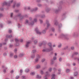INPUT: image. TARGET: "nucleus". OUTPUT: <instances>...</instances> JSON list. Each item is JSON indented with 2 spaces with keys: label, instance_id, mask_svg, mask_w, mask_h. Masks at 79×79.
<instances>
[{
  "label": "nucleus",
  "instance_id": "4d7b16f0",
  "mask_svg": "<svg viewBox=\"0 0 79 79\" xmlns=\"http://www.w3.org/2000/svg\"><path fill=\"white\" fill-rule=\"evenodd\" d=\"M44 17H45V15H42V16H41V17L42 18H44Z\"/></svg>",
  "mask_w": 79,
  "mask_h": 79
},
{
  "label": "nucleus",
  "instance_id": "338daca9",
  "mask_svg": "<svg viewBox=\"0 0 79 79\" xmlns=\"http://www.w3.org/2000/svg\"><path fill=\"white\" fill-rule=\"evenodd\" d=\"M0 10L1 11H3V9L2 8H0Z\"/></svg>",
  "mask_w": 79,
  "mask_h": 79
},
{
  "label": "nucleus",
  "instance_id": "c03bdc74",
  "mask_svg": "<svg viewBox=\"0 0 79 79\" xmlns=\"http://www.w3.org/2000/svg\"><path fill=\"white\" fill-rule=\"evenodd\" d=\"M20 6V4L18 3L17 4V7H19Z\"/></svg>",
  "mask_w": 79,
  "mask_h": 79
},
{
  "label": "nucleus",
  "instance_id": "13d9d810",
  "mask_svg": "<svg viewBox=\"0 0 79 79\" xmlns=\"http://www.w3.org/2000/svg\"><path fill=\"white\" fill-rule=\"evenodd\" d=\"M19 76H17L16 77V79H18V78H19Z\"/></svg>",
  "mask_w": 79,
  "mask_h": 79
},
{
  "label": "nucleus",
  "instance_id": "5fc2aeb1",
  "mask_svg": "<svg viewBox=\"0 0 79 79\" xmlns=\"http://www.w3.org/2000/svg\"><path fill=\"white\" fill-rule=\"evenodd\" d=\"M38 6H39V7H40L42 6V5L41 4H39L38 5Z\"/></svg>",
  "mask_w": 79,
  "mask_h": 79
},
{
  "label": "nucleus",
  "instance_id": "052dcab7",
  "mask_svg": "<svg viewBox=\"0 0 79 79\" xmlns=\"http://www.w3.org/2000/svg\"><path fill=\"white\" fill-rule=\"evenodd\" d=\"M44 61H45V59H43L42 60V62H44Z\"/></svg>",
  "mask_w": 79,
  "mask_h": 79
},
{
  "label": "nucleus",
  "instance_id": "bb28decb",
  "mask_svg": "<svg viewBox=\"0 0 79 79\" xmlns=\"http://www.w3.org/2000/svg\"><path fill=\"white\" fill-rule=\"evenodd\" d=\"M66 71L67 73H69V72H70V69H66Z\"/></svg>",
  "mask_w": 79,
  "mask_h": 79
},
{
  "label": "nucleus",
  "instance_id": "1a4fd4ad",
  "mask_svg": "<svg viewBox=\"0 0 79 79\" xmlns=\"http://www.w3.org/2000/svg\"><path fill=\"white\" fill-rule=\"evenodd\" d=\"M18 17H19L20 18V20H21L24 18V17L21 14H19L18 15Z\"/></svg>",
  "mask_w": 79,
  "mask_h": 79
},
{
  "label": "nucleus",
  "instance_id": "c9c22d12",
  "mask_svg": "<svg viewBox=\"0 0 79 79\" xmlns=\"http://www.w3.org/2000/svg\"><path fill=\"white\" fill-rule=\"evenodd\" d=\"M59 11V10H55V12L56 13H57Z\"/></svg>",
  "mask_w": 79,
  "mask_h": 79
},
{
  "label": "nucleus",
  "instance_id": "0e129e2a",
  "mask_svg": "<svg viewBox=\"0 0 79 79\" xmlns=\"http://www.w3.org/2000/svg\"><path fill=\"white\" fill-rule=\"evenodd\" d=\"M53 69V71H56V68H54Z\"/></svg>",
  "mask_w": 79,
  "mask_h": 79
},
{
  "label": "nucleus",
  "instance_id": "864d4df0",
  "mask_svg": "<svg viewBox=\"0 0 79 79\" xmlns=\"http://www.w3.org/2000/svg\"><path fill=\"white\" fill-rule=\"evenodd\" d=\"M15 13H18L19 10H15Z\"/></svg>",
  "mask_w": 79,
  "mask_h": 79
},
{
  "label": "nucleus",
  "instance_id": "c85d7f7f",
  "mask_svg": "<svg viewBox=\"0 0 79 79\" xmlns=\"http://www.w3.org/2000/svg\"><path fill=\"white\" fill-rule=\"evenodd\" d=\"M36 68H37V69H39V68H40V65H37L36 66Z\"/></svg>",
  "mask_w": 79,
  "mask_h": 79
},
{
  "label": "nucleus",
  "instance_id": "473e14b6",
  "mask_svg": "<svg viewBox=\"0 0 79 79\" xmlns=\"http://www.w3.org/2000/svg\"><path fill=\"white\" fill-rule=\"evenodd\" d=\"M43 34H45L46 33V31L45 30H43L42 32Z\"/></svg>",
  "mask_w": 79,
  "mask_h": 79
},
{
  "label": "nucleus",
  "instance_id": "412c9836",
  "mask_svg": "<svg viewBox=\"0 0 79 79\" xmlns=\"http://www.w3.org/2000/svg\"><path fill=\"white\" fill-rule=\"evenodd\" d=\"M42 43L43 45H46V44H47V42L45 41H43Z\"/></svg>",
  "mask_w": 79,
  "mask_h": 79
},
{
  "label": "nucleus",
  "instance_id": "a878e982",
  "mask_svg": "<svg viewBox=\"0 0 79 79\" xmlns=\"http://www.w3.org/2000/svg\"><path fill=\"white\" fill-rule=\"evenodd\" d=\"M39 60L37 58H36V59H35V62L36 63H38V61H39Z\"/></svg>",
  "mask_w": 79,
  "mask_h": 79
},
{
  "label": "nucleus",
  "instance_id": "7ed1b4c3",
  "mask_svg": "<svg viewBox=\"0 0 79 79\" xmlns=\"http://www.w3.org/2000/svg\"><path fill=\"white\" fill-rule=\"evenodd\" d=\"M13 0H12L9 1L8 3L4 2L2 3V5H7V6H10V4L13 3Z\"/></svg>",
  "mask_w": 79,
  "mask_h": 79
},
{
  "label": "nucleus",
  "instance_id": "49530a36",
  "mask_svg": "<svg viewBox=\"0 0 79 79\" xmlns=\"http://www.w3.org/2000/svg\"><path fill=\"white\" fill-rule=\"evenodd\" d=\"M40 73L41 74H44V72L42 70H41Z\"/></svg>",
  "mask_w": 79,
  "mask_h": 79
},
{
  "label": "nucleus",
  "instance_id": "c756f323",
  "mask_svg": "<svg viewBox=\"0 0 79 79\" xmlns=\"http://www.w3.org/2000/svg\"><path fill=\"white\" fill-rule=\"evenodd\" d=\"M61 70L60 69H59V70H58V71H59V72L58 73V74H60V73H61Z\"/></svg>",
  "mask_w": 79,
  "mask_h": 79
},
{
  "label": "nucleus",
  "instance_id": "ddd939ff",
  "mask_svg": "<svg viewBox=\"0 0 79 79\" xmlns=\"http://www.w3.org/2000/svg\"><path fill=\"white\" fill-rule=\"evenodd\" d=\"M58 24V22L57 21V20H55L54 21V25H55V26H57Z\"/></svg>",
  "mask_w": 79,
  "mask_h": 79
},
{
  "label": "nucleus",
  "instance_id": "f3484780",
  "mask_svg": "<svg viewBox=\"0 0 79 79\" xmlns=\"http://www.w3.org/2000/svg\"><path fill=\"white\" fill-rule=\"evenodd\" d=\"M50 9L48 8H46V11L47 12H49V11H50Z\"/></svg>",
  "mask_w": 79,
  "mask_h": 79
},
{
  "label": "nucleus",
  "instance_id": "dca6fc26",
  "mask_svg": "<svg viewBox=\"0 0 79 79\" xmlns=\"http://www.w3.org/2000/svg\"><path fill=\"white\" fill-rule=\"evenodd\" d=\"M36 77H37V78H38V79H40V78L42 77L40 75L39 76V75H36Z\"/></svg>",
  "mask_w": 79,
  "mask_h": 79
},
{
  "label": "nucleus",
  "instance_id": "393cba45",
  "mask_svg": "<svg viewBox=\"0 0 79 79\" xmlns=\"http://www.w3.org/2000/svg\"><path fill=\"white\" fill-rule=\"evenodd\" d=\"M77 75V72H75L74 73V76H76Z\"/></svg>",
  "mask_w": 79,
  "mask_h": 79
},
{
  "label": "nucleus",
  "instance_id": "a19ab883",
  "mask_svg": "<svg viewBox=\"0 0 79 79\" xmlns=\"http://www.w3.org/2000/svg\"><path fill=\"white\" fill-rule=\"evenodd\" d=\"M14 52L16 53V52H17V49L16 48H15L14 50Z\"/></svg>",
  "mask_w": 79,
  "mask_h": 79
},
{
  "label": "nucleus",
  "instance_id": "ea45409f",
  "mask_svg": "<svg viewBox=\"0 0 79 79\" xmlns=\"http://www.w3.org/2000/svg\"><path fill=\"white\" fill-rule=\"evenodd\" d=\"M32 52L33 53H35V52H36V50H32Z\"/></svg>",
  "mask_w": 79,
  "mask_h": 79
},
{
  "label": "nucleus",
  "instance_id": "7c9ffc66",
  "mask_svg": "<svg viewBox=\"0 0 79 79\" xmlns=\"http://www.w3.org/2000/svg\"><path fill=\"white\" fill-rule=\"evenodd\" d=\"M37 58L38 59H40V56L39 55H38L37 58Z\"/></svg>",
  "mask_w": 79,
  "mask_h": 79
},
{
  "label": "nucleus",
  "instance_id": "8fccbe9b",
  "mask_svg": "<svg viewBox=\"0 0 79 79\" xmlns=\"http://www.w3.org/2000/svg\"><path fill=\"white\" fill-rule=\"evenodd\" d=\"M13 13H11L10 14V17L11 18H12L13 17Z\"/></svg>",
  "mask_w": 79,
  "mask_h": 79
},
{
  "label": "nucleus",
  "instance_id": "a18cd8bd",
  "mask_svg": "<svg viewBox=\"0 0 79 79\" xmlns=\"http://www.w3.org/2000/svg\"><path fill=\"white\" fill-rule=\"evenodd\" d=\"M17 57H18V56H17V55H15L14 56V58L15 59L17 58Z\"/></svg>",
  "mask_w": 79,
  "mask_h": 79
},
{
  "label": "nucleus",
  "instance_id": "2f4dec72",
  "mask_svg": "<svg viewBox=\"0 0 79 79\" xmlns=\"http://www.w3.org/2000/svg\"><path fill=\"white\" fill-rule=\"evenodd\" d=\"M22 79H26V77L24 76H22Z\"/></svg>",
  "mask_w": 79,
  "mask_h": 79
},
{
  "label": "nucleus",
  "instance_id": "4be33fe9",
  "mask_svg": "<svg viewBox=\"0 0 79 79\" xmlns=\"http://www.w3.org/2000/svg\"><path fill=\"white\" fill-rule=\"evenodd\" d=\"M34 74H35V73L34 72H32L30 73V75L31 76H33V75H34Z\"/></svg>",
  "mask_w": 79,
  "mask_h": 79
},
{
  "label": "nucleus",
  "instance_id": "f257e3e1",
  "mask_svg": "<svg viewBox=\"0 0 79 79\" xmlns=\"http://www.w3.org/2000/svg\"><path fill=\"white\" fill-rule=\"evenodd\" d=\"M37 19L36 18L34 19V21H32V18L30 17L29 18V20L28 21V20H26V21L25 24H28V25H31L32 26L34 25V24L35 22L36 23L37 21Z\"/></svg>",
  "mask_w": 79,
  "mask_h": 79
},
{
  "label": "nucleus",
  "instance_id": "603ef678",
  "mask_svg": "<svg viewBox=\"0 0 79 79\" xmlns=\"http://www.w3.org/2000/svg\"><path fill=\"white\" fill-rule=\"evenodd\" d=\"M42 44H42V43H40L39 46H40H40H42Z\"/></svg>",
  "mask_w": 79,
  "mask_h": 79
},
{
  "label": "nucleus",
  "instance_id": "4c0bfd02",
  "mask_svg": "<svg viewBox=\"0 0 79 79\" xmlns=\"http://www.w3.org/2000/svg\"><path fill=\"white\" fill-rule=\"evenodd\" d=\"M68 48V46H67L64 48V50H66Z\"/></svg>",
  "mask_w": 79,
  "mask_h": 79
},
{
  "label": "nucleus",
  "instance_id": "e2e57ef3",
  "mask_svg": "<svg viewBox=\"0 0 79 79\" xmlns=\"http://www.w3.org/2000/svg\"><path fill=\"white\" fill-rule=\"evenodd\" d=\"M13 47V45H11L10 44L9 46V47H10V48H11Z\"/></svg>",
  "mask_w": 79,
  "mask_h": 79
},
{
  "label": "nucleus",
  "instance_id": "5701e85b",
  "mask_svg": "<svg viewBox=\"0 0 79 79\" xmlns=\"http://www.w3.org/2000/svg\"><path fill=\"white\" fill-rule=\"evenodd\" d=\"M37 40H36L33 41V42L34 44H36L37 43Z\"/></svg>",
  "mask_w": 79,
  "mask_h": 79
},
{
  "label": "nucleus",
  "instance_id": "a211bd4d",
  "mask_svg": "<svg viewBox=\"0 0 79 79\" xmlns=\"http://www.w3.org/2000/svg\"><path fill=\"white\" fill-rule=\"evenodd\" d=\"M23 56H24V54L23 53H20L19 55V57H23Z\"/></svg>",
  "mask_w": 79,
  "mask_h": 79
},
{
  "label": "nucleus",
  "instance_id": "20e7f679",
  "mask_svg": "<svg viewBox=\"0 0 79 79\" xmlns=\"http://www.w3.org/2000/svg\"><path fill=\"white\" fill-rule=\"evenodd\" d=\"M46 24H47V28H45L46 30H47L48 29V27L50 26V24L49 23V21L48 20H46Z\"/></svg>",
  "mask_w": 79,
  "mask_h": 79
},
{
  "label": "nucleus",
  "instance_id": "b1692460",
  "mask_svg": "<svg viewBox=\"0 0 79 79\" xmlns=\"http://www.w3.org/2000/svg\"><path fill=\"white\" fill-rule=\"evenodd\" d=\"M61 45H62L60 43V44L58 45V48H61Z\"/></svg>",
  "mask_w": 79,
  "mask_h": 79
},
{
  "label": "nucleus",
  "instance_id": "2eb2a0df",
  "mask_svg": "<svg viewBox=\"0 0 79 79\" xmlns=\"http://www.w3.org/2000/svg\"><path fill=\"white\" fill-rule=\"evenodd\" d=\"M54 63H55V61H54V60H53V59L51 60V64H54Z\"/></svg>",
  "mask_w": 79,
  "mask_h": 79
},
{
  "label": "nucleus",
  "instance_id": "69168bd1",
  "mask_svg": "<svg viewBox=\"0 0 79 79\" xmlns=\"http://www.w3.org/2000/svg\"><path fill=\"white\" fill-rule=\"evenodd\" d=\"M76 33H73V36H75V35H76Z\"/></svg>",
  "mask_w": 79,
  "mask_h": 79
},
{
  "label": "nucleus",
  "instance_id": "e433bc0d",
  "mask_svg": "<svg viewBox=\"0 0 79 79\" xmlns=\"http://www.w3.org/2000/svg\"><path fill=\"white\" fill-rule=\"evenodd\" d=\"M31 58H35V55H32Z\"/></svg>",
  "mask_w": 79,
  "mask_h": 79
},
{
  "label": "nucleus",
  "instance_id": "423d86ee",
  "mask_svg": "<svg viewBox=\"0 0 79 79\" xmlns=\"http://www.w3.org/2000/svg\"><path fill=\"white\" fill-rule=\"evenodd\" d=\"M35 31H36L37 34H39L40 35L41 34H42V32H40L39 31V30L38 29V28H36L35 29Z\"/></svg>",
  "mask_w": 79,
  "mask_h": 79
},
{
  "label": "nucleus",
  "instance_id": "3c124183",
  "mask_svg": "<svg viewBox=\"0 0 79 79\" xmlns=\"http://www.w3.org/2000/svg\"><path fill=\"white\" fill-rule=\"evenodd\" d=\"M52 68H49V71H52Z\"/></svg>",
  "mask_w": 79,
  "mask_h": 79
},
{
  "label": "nucleus",
  "instance_id": "6e6d98bb",
  "mask_svg": "<svg viewBox=\"0 0 79 79\" xmlns=\"http://www.w3.org/2000/svg\"><path fill=\"white\" fill-rule=\"evenodd\" d=\"M13 73H14V72L13 71V70H12L10 71V73H11V74Z\"/></svg>",
  "mask_w": 79,
  "mask_h": 79
},
{
  "label": "nucleus",
  "instance_id": "774afa93",
  "mask_svg": "<svg viewBox=\"0 0 79 79\" xmlns=\"http://www.w3.org/2000/svg\"><path fill=\"white\" fill-rule=\"evenodd\" d=\"M0 26L1 27H3V25L2 24H0Z\"/></svg>",
  "mask_w": 79,
  "mask_h": 79
},
{
  "label": "nucleus",
  "instance_id": "9b49d317",
  "mask_svg": "<svg viewBox=\"0 0 79 79\" xmlns=\"http://www.w3.org/2000/svg\"><path fill=\"white\" fill-rule=\"evenodd\" d=\"M38 10L37 7H36L35 9H31V12H32V11H37Z\"/></svg>",
  "mask_w": 79,
  "mask_h": 79
},
{
  "label": "nucleus",
  "instance_id": "72a5a7b5",
  "mask_svg": "<svg viewBox=\"0 0 79 79\" xmlns=\"http://www.w3.org/2000/svg\"><path fill=\"white\" fill-rule=\"evenodd\" d=\"M10 56L11 57H12L13 56V53H11L10 54Z\"/></svg>",
  "mask_w": 79,
  "mask_h": 79
},
{
  "label": "nucleus",
  "instance_id": "4468645a",
  "mask_svg": "<svg viewBox=\"0 0 79 79\" xmlns=\"http://www.w3.org/2000/svg\"><path fill=\"white\" fill-rule=\"evenodd\" d=\"M6 37L7 38H11V37H12V35H7L6 36Z\"/></svg>",
  "mask_w": 79,
  "mask_h": 79
},
{
  "label": "nucleus",
  "instance_id": "6ab92c4d",
  "mask_svg": "<svg viewBox=\"0 0 79 79\" xmlns=\"http://www.w3.org/2000/svg\"><path fill=\"white\" fill-rule=\"evenodd\" d=\"M7 69V67H5V69H4L3 70V72H4V73H6Z\"/></svg>",
  "mask_w": 79,
  "mask_h": 79
},
{
  "label": "nucleus",
  "instance_id": "de8ad7c7",
  "mask_svg": "<svg viewBox=\"0 0 79 79\" xmlns=\"http://www.w3.org/2000/svg\"><path fill=\"white\" fill-rule=\"evenodd\" d=\"M61 26H62V24L60 23L59 24V28H60V27H61Z\"/></svg>",
  "mask_w": 79,
  "mask_h": 79
},
{
  "label": "nucleus",
  "instance_id": "39448f33",
  "mask_svg": "<svg viewBox=\"0 0 79 79\" xmlns=\"http://www.w3.org/2000/svg\"><path fill=\"white\" fill-rule=\"evenodd\" d=\"M60 38L63 37V38H64V39H66V40H69V38L65 36V35L63 34H61V35H60Z\"/></svg>",
  "mask_w": 79,
  "mask_h": 79
},
{
  "label": "nucleus",
  "instance_id": "680f3d73",
  "mask_svg": "<svg viewBox=\"0 0 79 79\" xmlns=\"http://www.w3.org/2000/svg\"><path fill=\"white\" fill-rule=\"evenodd\" d=\"M71 48L72 50H74V47H71Z\"/></svg>",
  "mask_w": 79,
  "mask_h": 79
},
{
  "label": "nucleus",
  "instance_id": "9d476101",
  "mask_svg": "<svg viewBox=\"0 0 79 79\" xmlns=\"http://www.w3.org/2000/svg\"><path fill=\"white\" fill-rule=\"evenodd\" d=\"M31 42H27V44L25 45V47L26 48H27L29 47V44H30Z\"/></svg>",
  "mask_w": 79,
  "mask_h": 79
},
{
  "label": "nucleus",
  "instance_id": "cd10ccee",
  "mask_svg": "<svg viewBox=\"0 0 79 79\" xmlns=\"http://www.w3.org/2000/svg\"><path fill=\"white\" fill-rule=\"evenodd\" d=\"M29 71V70L28 69H27L25 70L26 73H28Z\"/></svg>",
  "mask_w": 79,
  "mask_h": 79
},
{
  "label": "nucleus",
  "instance_id": "37998d69",
  "mask_svg": "<svg viewBox=\"0 0 79 79\" xmlns=\"http://www.w3.org/2000/svg\"><path fill=\"white\" fill-rule=\"evenodd\" d=\"M40 24H42V23H43V21H42V20L41 19H40Z\"/></svg>",
  "mask_w": 79,
  "mask_h": 79
},
{
  "label": "nucleus",
  "instance_id": "bf43d9fd",
  "mask_svg": "<svg viewBox=\"0 0 79 79\" xmlns=\"http://www.w3.org/2000/svg\"><path fill=\"white\" fill-rule=\"evenodd\" d=\"M24 17H25V18H27L28 17V16L27 15H25Z\"/></svg>",
  "mask_w": 79,
  "mask_h": 79
},
{
  "label": "nucleus",
  "instance_id": "58836bf2",
  "mask_svg": "<svg viewBox=\"0 0 79 79\" xmlns=\"http://www.w3.org/2000/svg\"><path fill=\"white\" fill-rule=\"evenodd\" d=\"M78 54V53L77 52H75L74 53L73 55H77Z\"/></svg>",
  "mask_w": 79,
  "mask_h": 79
},
{
  "label": "nucleus",
  "instance_id": "0eeeda50",
  "mask_svg": "<svg viewBox=\"0 0 79 79\" xmlns=\"http://www.w3.org/2000/svg\"><path fill=\"white\" fill-rule=\"evenodd\" d=\"M15 42H16L15 44V46H18V45H19V40L17 39H15Z\"/></svg>",
  "mask_w": 79,
  "mask_h": 79
},
{
  "label": "nucleus",
  "instance_id": "aec40b11",
  "mask_svg": "<svg viewBox=\"0 0 79 79\" xmlns=\"http://www.w3.org/2000/svg\"><path fill=\"white\" fill-rule=\"evenodd\" d=\"M55 74L52 75V78L51 79H55Z\"/></svg>",
  "mask_w": 79,
  "mask_h": 79
},
{
  "label": "nucleus",
  "instance_id": "09e8293b",
  "mask_svg": "<svg viewBox=\"0 0 79 79\" xmlns=\"http://www.w3.org/2000/svg\"><path fill=\"white\" fill-rule=\"evenodd\" d=\"M62 60V58H61L60 57L59 59V61H61Z\"/></svg>",
  "mask_w": 79,
  "mask_h": 79
},
{
  "label": "nucleus",
  "instance_id": "f8f14e48",
  "mask_svg": "<svg viewBox=\"0 0 79 79\" xmlns=\"http://www.w3.org/2000/svg\"><path fill=\"white\" fill-rule=\"evenodd\" d=\"M66 15V13H64L62 15V18L61 19V20H63L64 18V17L65 16V15Z\"/></svg>",
  "mask_w": 79,
  "mask_h": 79
},
{
  "label": "nucleus",
  "instance_id": "6e6552de",
  "mask_svg": "<svg viewBox=\"0 0 79 79\" xmlns=\"http://www.w3.org/2000/svg\"><path fill=\"white\" fill-rule=\"evenodd\" d=\"M50 76V74L48 73V72H47L46 73V76L45 77H45L44 79H47V77Z\"/></svg>",
  "mask_w": 79,
  "mask_h": 79
},
{
  "label": "nucleus",
  "instance_id": "79ce46f5",
  "mask_svg": "<svg viewBox=\"0 0 79 79\" xmlns=\"http://www.w3.org/2000/svg\"><path fill=\"white\" fill-rule=\"evenodd\" d=\"M53 59L54 60H56V56H55L53 57Z\"/></svg>",
  "mask_w": 79,
  "mask_h": 79
},
{
  "label": "nucleus",
  "instance_id": "f704fd0d",
  "mask_svg": "<svg viewBox=\"0 0 79 79\" xmlns=\"http://www.w3.org/2000/svg\"><path fill=\"white\" fill-rule=\"evenodd\" d=\"M51 30L52 32H54L55 31V28H52Z\"/></svg>",
  "mask_w": 79,
  "mask_h": 79
},
{
  "label": "nucleus",
  "instance_id": "f03ea898",
  "mask_svg": "<svg viewBox=\"0 0 79 79\" xmlns=\"http://www.w3.org/2000/svg\"><path fill=\"white\" fill-rule=\"evenodd\" d=\"M48 45L50 48H47L45 49H43V52H50V51H51V50H53L52 43L49 42L48 43Z\"/></svg>",
  "mask_w": 79,
  "mask_h": 79
}]
</instances>
